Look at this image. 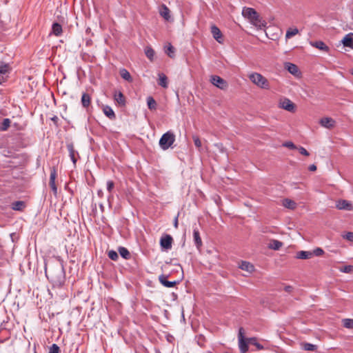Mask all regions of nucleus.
Masks as SVG:
<instances>
[{"label":"nucleus","mask_w":353,"mask_h":353,"mask_svg":"<svg viewBox=\"0 0 353 353\" xmlns=\"http://www.w3.org/2000/svg\"><path fill=\"white\" fill-rule=\"evenodd\" d=\"M160 14L166 20H168L170 18V10L165 5L162 6V8L160 10Z\"/></svg>","instance_id":"35"},{"label":"nucleus","mask_w":353,"mask_h":353,"mask_svg":"<svg viewBox=\"0 0 353 353\" xmlns=\"http://www.w3.org/2000/svg\"><path fill=\"white\" fill-rule=\"evenodd\" d=\"M193 237L194 243L198 249H199L202 245V241L200 237V233L198 230V229L194 228L193 230Z\"/></svg>","instance_id":"20"},{"label":"nucleus","mask_w":353,"mask_h":353,"mask_svg":"<svg viewBox=\"0 0 353 353\" xmlns=\"http://www.w3.org/2000/svg\"><path fill=\"white\" fill-rule=\"evenodd\" d=\"M145 54L146 57L152 61L154 56V51L151 47H146L145 49Z\"/></svg>","instance_id":"36"},{"label":"nucleus","mask_w":353,"mask_h":353,"mask_svg":"<svg viewBox=\"0 0 353 353\" xmlns=\"http://www.w3.org/2000/svg\"><path fill=\"white\" fill-rule=\"evenodd\" d=\"M51 120L56 124L57 125V121L59 120V118L57 117V116H54L53 117L51 118Z\"/></svg>","instance_id":"52"},{"label":"nucleus","mask_w":353,"mask_h":353,"mask_svg":"<svg viewBox=\"0 0 353 353\" xmlns=\"http://www.w3.org/2000/svg\"><path fill=\"white\" fill-rule=\"evenodd\" d=\"M172 238L170 235H166L160 240L161 246L165 250H169L172 248Z\"/></svg>","instance_id":"10"},{"label":"nucleus","mask_w":353,"mask_h":353,"mask_svg":"<svg viewBox=\"0 0 353 353\" xmlns=\"http://www.w3.org/2000/svg\"><path fill=\"white\" fill-rule=\"evenodd\" d=\"M10 120L9 119H4L0 126V129L2 131H6L10 127Z\"/></svg>","instance_id":"38"},{"label":"nucleus","mask_w":353,"mask_h":353,"mask_svg":"<svg viewBox=\"0 0 353 353\" xmlns=\"http://www.w3.org/2000/svg\"><path fill=\"white\" fill-rule=\"evenodd\" d=\"M158 83L160 86L166 88H168V77L163 73L159 74V81Z\"/></svg>","instance_id":"24"},{"label":"nucleus","mask_w":353,"mask_h":353,"mask_svg":"<svg viewBox=\"0 0 353 353\" xmlns=\"http://www.w3.org/2000/svg\"><path fill=\"white\" fill-rule=\"evenodd\" d=\"M312 253L313 254V255L319 256L324 253V251L321 248H317L314 249Z\"/></svg>","instance_id":"47"},{"label":"nucleus","mask_w":353,"mask_h":353,"mask_svg":"<svg viewBox=\"0 0 353 353\" xmlns=\"http://www.w3.org/2000/svg\"><path fill=\"white\" fill-rule=\"evenodd\" d=\"M336 208L339 210H350L352 209V204L346 200H339L336 203Z\"/></svg>","instance_id":"17"},{"label":"nucleus","mask_w":353,"mask_h":353,"mask_svg":"<svg viewBox=\"0 0 353 353\" xmlns=\"http://www.w3.org/2000/svg\"><path fill=\"white\" fill-rule=\"evenodd\" d=\"M282 246L283 243L276 239L271 240L268 245L270 249L274 250H279Z\"/></svg>","instance_id":"25"},{"label":"nucleus","mask_w":353,"mask_h":353,"mask_svg":"<svg viewBox=\"0 0 353 353\" xmlns=\"http://www.w3.org/2000/svg\"><path fill=\"white\" fill-rule=\"evenodd\" d=\"M248 341L249 344L256 346L258 350H261L263 348V346L256 341V338H248Z\"/></svg>","instance_id":"37"},{"label":"nucleus","mask_w":353,"mask_h":353,"mask_svg":"<svg viewBox=\"0 0 353 353\" xmlns=\"http://www.w3.org/2000/svg\"><path fill=\"white\" fill-rule=\"evenodd\" d=\"M103 112L104 114L108 117L111 120H114L116 119V115L114 114V112L113 111L112 108L110 106L108 105H103Z\"/></svg>","instance_id":"18"},{"label":"nucleus","mask_w":353,"mask_h":353,"mask_svg":"<svg viewBox=\"0 0 353 353\" xmlns=\"http://www.w3.org/2000/svg\"><path fill=\"white\" fill-rule=\"evenodd\" d=\"M174 141L175 136L174 133L168 131L161 136L159 140V145L161 149L165 150L174 143Z\"/></svg>","instance_id":"2"},{"label":"nucleus","mask_w":353,"mask_h":353,"mask_svg":"<svg viewBox=\"0 0 353 353\" xmlns=\"http://www.w3.org/2000/svg\"><path fill=\"white\" fill-rule=\"evenodd\" d=\"M52 32L56 35L59 36L62 33V27L59 23H54L52 26Z\"/></svg>","instance_id":"28"},{"label":"nucleus","mask_w":353,"mask_h":353,"mask_svg":"<svg viewBox=\"0 0 353 353\" xmlns=\"http://www.w3.org/2000/svg\"><path fill=\"white\" fill-rule=\"evenodd\" d=\"M174 225L175 228H177V226H178V219H177V217H176L175 219H174Z\"/></svg>","instance_id":"54"},{"label":"nucleus","mask_w":353,"mask_h":353,"mask_svg":"<svg viewBox=\"0 0 353 353\" xmlns=\"http://www.w3.org/2000/svg\"><path fill=\"white\" fill-rule=\"evenodd\" d=\"M310 171L314 172L316 170V166L314 164H312L308 168Z\"/></svg>","instance_id":"51"},{"label":"nucleus","mask_w":353,"mask_h":353,"mask_svg":"<svg viewBox=\"0 0 353 353\" xmlns=\"http://www.w3.org/2000/svg\"><path fill=\"white\" fill-rule=\"evenodd\" d=\"M114 183L112 181H107V190L108 192H111L114 188Z\"/></svg>","instance_id":"50"},{"label":"nucleus","mask_w":353,"mask_h":353,"mask_svg":"<svg viewBox=\"0 0 353 353\" xmlns=\"http://www.w3.org/2000/svg\"><path fill=\"white\" fill-rule=\"evenodd\" d=\"M207 353H212V352H208Z\"/></svg>","instance_id":"58"},{"label":"nucleus","mask_w":353,"mask_h":353,"mask_svg":"<svg viewBox=\"0 0 353 353\" xmlns=\"http://www.w3.org/2000/svg\"><path fill=\"white\" fill-rule=\"evenodd\" d=\"M165 53L170 58H173L174 57V53H175L174 48L171 44H169L168 47L165 50Z\"/></svg>","instance_id":"41"},{"label":"nucleus","mask_w":353,"mask_h":353,"mask_svg":"<svg viewBox=\"0 0 353 353\" xmlns=\"http://www.w3.org/2000/svg\"><path fill=\"white\" fill-rule=\"evenodd\" d=\"M249 78L250 81L263 89H268L269 88V83L265 77L261 75L259 73L254 72L250 74Z\"/></svg>","instance_id":"3"},{"label":"nucleus","mask_w":353,"mask_h":353,"mask_svg":"<svg viewBox=\"0 0 353 353\" xmlns=\"http://www.w3.org/2000/svg\"><path fill=\"white\" fill-rule=\"evenodd\" d=\"M210 82L212 85L223 90H226L228 87L227 81L217 75L211 76Z\"/></svg>","instance_id":"5"},{"label":"nucleus","mask_w":353,"mask_h":353,"mask_svg":"<svg viewBox=\"0 0 353 353\" xmlns=\"http://www.w3.org/2000/svg\"><path fill=\"white\" fill-rule=\"evenodd\" d=\"M344 239L350 241H353V232H349L346 233L345 235L343 236Z\"/></svg>","instance_id":"48"},{"label":"nucleus","mask_w":353,"mask_h":353,"mask_svg":"<svg viewBox=\"0 0 353 353\" xmlns=\"http://www.w3.org/2000/svg\"><path fill=\"white\" fill-rule=\"evenodd\" d=\"M57 173L55 169H52L50 172V186L53 191L54 194H57V188L55 184V179H56Z\"/></svg>","instance_id":"16"},{"label":"nucleus","mask_w":353,"mask_h":353,"mask_svg":"<svg viewBox=\"0 0 353 353\" xmlns=\"http://www.w3.org/2000/svg\"><path fill=\"white\" fill-rule=\"evenodd\" d=\"M60 352V348L57 344H52L50 349H49V353H59Z\"/></svg>","instance_id":"45"},{"label":"nucleus","mask_w":353,"mask_h":353,"mask_svg":"<svg viewBox=\"0 0 353 353\" xmlns=\"http://www.w3.org/2000/svg\"><path fill=\"white\" fill-rule=\"evenodd\" d=\"M25 203L22 201H14L12 203V209L21 211L25 208Z\"/></svg>","instance_id":"30"},{"label":"nucleus","mask_w":353,"mask_h":353,"mask_svg":"<svg viewBox=\"0 0 353 353\" xmlns=\"http://www.w3.org/2000/svg\"><path fill=\"white\" fill-rule=\"evenodd\" d=\"M99 194H101V191L98 192Z\"/></svg>","instance_id":"57"},{"label":"nucleus","mask_w":353,"mask_h":353,"mask_svg":"<svg viewBox=\"0 0 353 353\" xmlns=\"http://www.w3.org/2000/svg\"><path fill=\"white\" fill-rule=\"evenodd\" d=\"M119 73H120L121 77L123 79H125L129 82L132 81V77H131L130 72L126 69L123 68V69L120 70Z\"/></svg>","instance_id":"31"},{"label":"nucleus","mask_w":353,"mask_h":353,"mask_svg":"<svg viewBox=\"0 0 353 353\" xmlns=\"http://www.w3.org/2000/svg\"><path fill=\"white\" fill-rule=\"evenodd\" d=\"M279 108L290 112H294L296 109L294 103H292L289 99L287 98L281 99L279 101Z\"/></svg>","instance_id":"6"},{"label":"nucleus","mask_w":353,"mask_h":353,"mask_svg":"<svg viewBox=\"0 0 353 353\" xmlns=\"http://www.w3.org/2000/svg\"><path fill=\"white\" fill-rule=\"evenodd\" d=\"M45 274L54 287L61 288L65 280L63 261L57 259L54 261L46 263Z\"/></svg>","instance_id":"1"},{"label":"nucleus","mask_w":353,"mask_h":353,"mask_svg":"<svg viewBox=\"0 0 353 353\" xmlns=\"http://www.w3.org/2000/svg\"><path fill=\"white\" fill-rule=\"evenodd\" d=\"M34 353H37V352H36V351H34Z\"/></svg>","instance_id":"59"},{"label":"nucleus","mask_w":353,"mask_h":353,"mask_svg":"<svg viewBox=\"0 0 353 353\" xmlns=\"http://www.w3.org/2000/svg\"><path fill=\"white\" fill-rule=\"evenodd\" d=\"M239 347L241 353H246L248 350V341L244 336V330L240 327L238 334Z\"/></svg>","instance_id":"4"},{"label":"nucleus","mask_w":353,"mask_h":353,"mask_svg":"<svg viewBox=\"0 0 353 353\" xmlns=\"http://www.w3.org/2000/svg\"><path fill=\"white\" fill-rule=\"evenodd\" d=\"M254 19H252L250 21L251 23L255 26L256 27H258L260 29L264 28L266 26V23L265 21L262 20V19L260 17L259 14L257 13L256 16H254Z\"/></svg>","instance_id":"14"},{"label":"nucleus","mask_w":353,"mask_h":353,"mask_svg":"<svg viewBox=\"0 0 353 353\" xmlns=\"http://www.w3.org/2000/svg\"><path fill=\"white\" fill-rule=\"evenodd\" d=\"M67 148H68V152H69V156H70L72 163H74V165H75L76 162H77V159L75 158L76 151L74 150L73 144L72 143H68L67 145Z\"/></svg>","instance_id":"22"},{"label":"nucleus","mask_w":353,"mask_h":353,"mask_svg":"<svg viewBox=\"0 0 353 353\" xmlns=\"http://www.w3.org/2000/svg\"><path fill=\"white\" fill-rule=\"evenodd\" d=\"M343 326L346 328L352 329L353 328V319H345L343 320Z\"/></svg>","instance_id":"40"},{"label":"nucleus","mask_w":353,"mask_h":353,"mask_svg":"<svg viewBox=\"0 0 353 353\" xmlns=\"http://www.w3.org/2000/svg\"><path fill=\"white\" fill-rule=\"evenodd\" d=\"M299 33V30L296 28H288L286 31L285 39H288Z\"/></svg>","instance_id":"34"},{"label":"nucleus","mask_w":353,"mask_h":353,"mask_svg":"<svg viewBox=\"0 0 353 353\" xmlns=\"http://www.w3.org/2000/svg\"><path fill=\"white\" fill-rule=\"evenodd\" d=\"M340 271L341 272H344V273L352 272H353V265H345L343 268H340Z\"/></svg>","instance_id":"44"},{"label":"nucleus","mask_w":353,"mask_h":353,"mask_svg":"<svg viewBox=\"0 0 353 353\" xmlns=\"http://www.w3.org/2000/svg\"><path fill=\"white\" fill-rule=\"evenodd\" d=\"M91 98L90 96L86 93H83L81 96V104L84 108H88L90 105Z\"/></svg>","instance_id":"26"},{"label":"nucleus","mask_w":353,"mask_h":353,"mask_svg":"<svg viewBox=\"0 0 353 353\" xmlns=\"http://www.w3.org/2000/svg\"><path fill=\"white\" fill-rule=\"evenodd\" d=\"M312 256L313 254L310 251H299L296 253V258L300 259H308Z\"/></svg>","instance_id":"23"},{"label":"nucleus","mask_w":353,"mask_h":353,"mask_svg":"<svg viewBox=\"0 0 353 353\" xmlns=\"http://www.w3.org/2000/svg\"><path fill=\"white\" fill-rule=\"evenodd\" d=\"M303 348L307 351H314L316 350V345L312 343H305L303 344Z\"/></svg>","instance_id":"42"},{"label":"nucleus","mask_w":353,"mask_h":353,"mask_svg":"<svg viewBox=\"0 0 353 353\" xmlns=\"http://www.w3.org/2000/svg\"><path fill=\"white\" fill-rule=\"evenodd\" d=\"M297 149L299 150V152L301 154H303L304 156H309L310 155L309 152L303 147L301 146L299 148H297Z\"/></svg>","instance_id":"49"},{"label":"nucleus","mask_w":353,"mask_h":353,"mask_svg":"<svg viewBox=\"0 0 353 353\" xmlns=\"http://www.w3.org/2000/svg\"><path fill=\"white\" fill-rule=\"evenodd\" d=\"M99 194H101V191L98 192Z\"/></svg>","instance_id":"56"},{"label":"nucleus","mask_w":353,"mask_h":353,"mask_svg":"<svg viewBox=\"0 0 353 353\" xmlns=\"http://www.w3.org/2000/svg\"><path fill=\"white\" fill-rule=\"evenodd\" d=\"M239 268L249 273H251L254 270V265L248 261H241Z\"/></svg>","instance_id":"21"},{"label":"nucleus","mask_w":353,"mask_h":353,"mask_svg":"<svg viewBox=\"0 0 353 353\" xmlns=\"http://www.w3.org/2000/svg\"><path fill=\"white\" fill-rule=\"evenodd\" d=\"M10 72V66L8 63L0 62V84L5 81Z\"/></svg>","instance_id":"7"},{"label":"nucleus","mask_w":353,"mask_h":353,"mask_svg":"<svg viewBox=\"0 0 353 353\" xmlns=\"http://www.w3.org/2000/svg\"><path fill=\"white\" fill-rule=\"evenodd\" d=\"M285 68L292 74L298 76L300 74L298 67L292 63L286 62L285 63Z\"/></svg>","instance_id":"15"},{"label":"nucleus","mask_w":353,"mask_h":353,"mask_svg":"<svg viewBox=\"0 0 353 353\" xmlns=\"http://www.w3.org/2000/svg\"><path fill=\"white\" fill-rule=\"evenodd\" d=\"M119 254L125 259H130V252L128 250L127 248H124V247H119Z\"/></svg>","instance_id":"32"},{"label":"nucleus","mask_w":353,"mask_h":353,"mask_svg":"<svg viewBox=\"0 0 353 353\" xmlns=\"http://www.w3.org/2000/svg\"><path fill=\"white\" fill-rule=\"evenodd\" d=\"M351 74L353 75V68L351 70Z\"/></svg>","instance_id":"55"},{"label":"nucleus","mask_w":353,"mask_h":353,"mask_svg":"<svg viewBox=\"0 0 353 353\" xmlns=\"http://www.w3.org/2000/svg\"><path fill=\"white\" fill-rule=\"evenodd\" d=\"M319 123L321 126L327 129L332 128L335 125V121L330 117L322 118Z\"/></svg>","instance_id":"11"},{"label":"nucleus","mask_w":353,"mask_h":353,"mask_svg":"<svg viewBox=\"0 0 353 353\" xmlns=\"http://www.w3.org/2000/svg\"><path fill=\"white\" fill-rule=\"evenodd\" d=\"M211 33L215 40L220 43H222V33L216 26L213 25L211 26Z\"/></svg>","instance_id":"13"},{"label":"nucleus","mask_w":353,"mask_h":353,"mask_svg":"<svg viewBox=\"0 0 353 353\" xmlns=\"http://www.w3.org/2000/svg\"><path fill=\"white\" fill-rule=\"evenodd\" d=\"M114 98L118 104H119L120 105H125V100L124 95L122 94V92H119L117 93H115Z\"/></svg>","instance_id":"27"},{"label":"nucleus","mask_w":353,"mask_h":353,"mask_svg":"<svg viewBox=\"0 0 353 353\" xmlns=\"http://www.w3.org/2000/svg\"><path fill=\"white\" fill-rule=\"evenodd\" d=\"M168 276L165 274H161L159 276V282L165 287L166 288H173L174 285H176L177 283H179V281H169L167 280Z\"/></svg>","instance_id":"8"},{"label":"nucleus","mask_w":353,"mask_h":353,"mask_svg":"<svg viewBox=\"0 0 353 353\" xmlns=\"http://www.w3.org/2000/svg\"><path fill=\"white\" fill-rule=\"evenodd\" d=\"M283 205L284 207H285L286 208H288V209H290V210H293L296 208V203L291 200V199H285L283 201Z\"/></svg>","instance_id":"29"},{"label":"nucleus","mask_w":353,"mask_h":353,"mask_svg":"<svg viewBox=\"0 0 353 353\" xmlns=\"http://www.w3.org/2000/svg\"><path fill=\"white\" fill-rule=\"evenodd\" d=\"M283 146L292 150L297 149V147L292 141L283 143Z\"/></svg>","instance_id":"46"},{"label":"nucleus","mask_w":353,"mask_h":353,"mask_svg":"<svg viewBox=\"0 0 353 353\" xmlns=\"http://www.w3.org/2000/svg\"><path fill=\"white\" fill-rule=\"evenodd\" d=\"M310 44L316 48L319 49L320 50L328 52L329 47L322 41H310Z\"/></svg>","instance_id":"12"},{"label":"nucleus","mask_w":353,"mask_h":353,"mask_svg":"<svg viewBox=\"0 0 353 353\" xmlns=\"http://www.w3.org/2000/svg\"><path fill=\"white\" fill-rule=\"evenodd\" d=\"M108 257L112 259V261H117V259H119V255L117 254V252H115L114 250H110L108 252Z\"/></svg>","instance_id":"43"},{"label":"nucleus","mask_w":353,"mask_h":353,"mask_svg":"<svg viewBox=\"0 0 353 353\" xmlns=\"http://www.w3.org/2000/svg\"><path fill=\"white\" fill-rule=\"evenodd\" d=\"M257 14L256 11L252 8H247L244 7L242 10V15L251 21L254 16Z\"/></svg>","instance_id":"9"},{"label":"nucleus","mask_w":353,"mask_h":353,"mask_svg":"<svg viewBox=\"0 0 353 353\" xmlns=\"http://www.w3.org/2000/svg\"><path fill=\"white\" fill-rule=\"evenodd\" d=\"M343 44L353 49V33L346 34L342 40Z\"/></svg>","instance_id":"19"},{"label":"nucleus","mask_w":353,"mask_h":353,"mask_svg":"<svg viewBox=\"0 0 353 353\" xmlns=\"http://www.w3.org/2000/svg\"><path fill=\"white\" fill-rule=\"evenodd\" d=\"M292 290V287L290 285H288L285 287V290L288 292H290Z\"/></svg>","instance_id":"53"},{"label":"nucleus","mask_w":353,"mask_h":353,"mask_svg":"<svg viewBox=\"0 0 353 353\" xmlns=\"http://www.w3.org/2000/svg\"><path fill=\"white\" fill-rule=\"evenodd\" d=\"M192 139H193L194 143L195 146L196 147V148L199 151H201L202 150V145H201V141L199 137L196 135H194L192 137Z\"/></svg>","instance_id":"39"},{"label":"nucleus","mask_w":353,"mask_h":353,"mask_svg":"<svg viewBox=\"0 0 353 353\" xmlns=\"http://www.w3.org/2000/svg\"><path fill=\"white\" fill-rule=\"evenodd\" d=\"M148 107L150 110H154L157 108V102L152 97H147Z\"/></svg>","instance_id":"33"}]
</instances>
